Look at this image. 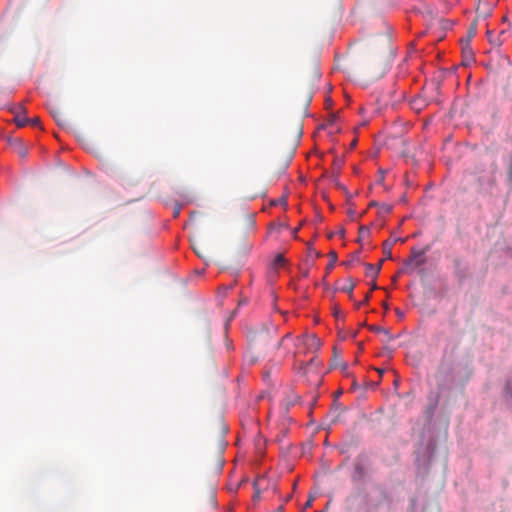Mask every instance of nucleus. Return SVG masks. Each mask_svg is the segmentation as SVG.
<instances>
[{
	"label": "nucleus",
	"instance_id": "f257e3e1",
	"mask_svg": "<svg viewBox=\"0 0 512 512\" xmlns=\"http://www.w3.org/2000/svg\"><path fill=\"white\" fill-rule=\"evenodd\" d=\"M13 113L15 114L14 120L18 127H24L29 124L30 119L25 116V110L22 106H17Z\"/></svg>",
	"mask_w": 512,
	"mask_h": 512
},
{
	"label": "nucleus",
	"instance_id": "f03ea898",
	"mask_svg": "<svg viewBox=\"0 0 512 512\" xmlns=\"http://www.w3.org/2000/svg\"><path fill=\"white\" fill-rule=\"evenodd\" d=\"M383 260H381L378 264H365L366 268V276L371 278L372 280H376L378 277L381 267H382Z\"/></svg>",
	"mask_w": 512,
	"mask_h": 512
},
{
	"label": "nucleus",
	"instance_id": "7ed1b4c3",
	"mask_svg": "<svg viewBox=\"0 0 512 512\" xmlns=\"http://www.w3.org/2000/svg\"><path fill=\"white\" fill-rule=\"evenodd\" d=\"M424 251L412 249V258L410 259V263H412L415 267H419L424 264Z\"/></svg>",
	"mask_w": 512,
	"mask_h": 512
},
{
	"label": "nucleus",
	"instance_id": "20e7f679",
	"mask_svg": "<svg viewBox=\"0 0 512 512\" xmlns=\"http://www.w3.org/2000/svg\"><path fill=\"white\" fill-rule=\"evenodd\" d=\"M370 330L375 332V333H378V334H383L386 337L387 341H391L393 339L390 331L388 329L384 328V327L371 326Z\"/></svg>",
	"mask_w": 512,
	"mask_h": 512
},
{
	"label": "nucleus",
	"instance_id": "39448f33",
	"mask_svg": "<svg viewBox=\"0 0 512 512\" xmlns=\"http://www.w3.org/2000/svg\"><path fill=\"white\" fill-rule=\"evenodd\" d=\"M355 288V282L352 278L347 279V284L341 288V291L349 294L350 299L353 297V289Z\"/></svg>",
	"mask_w": 512,
	"mask_h": 512
},
{
	"label": "nucleus",
	"instance_id": "423d86ee",
	"mask_svg": "<svg viewBox=\"0 0 512 512\" xmlns=\"http://www.w3.org/2000/svg\"><path fill=\"white\" fill-rule=\"evenodd\" d=\"M194 252L202 259H206L208 256L207 250L203 246L193 245Z\"/></svg>",
	"mask_w": 512,
	"mask_h": 512
},
{
	"label": "nucleus",
	"instance_id": "0eeeda50",
	"mask_svg": "<svg viewBox=\"0 0 512 512\" xmlns=\"http://www.w3.org/2000/svg\"><path fill=\"white\" fill-rule=\"evenodd\" d=\"M370 234V229L367 226H360L359 228V236L358 242H361L365 237H368Z\"/></svg>",
	"mask_w": 512,
	"mask_h": 512
},
{
	"label": "nucleus",
	"instance_id": "6e6552de",
	"mask_svg": "<svg viewBox=\"0 0 512 512\" xmlns=\"http://www.w3.org/2000/svg\"><path fill=\"white\" fill-rule=\"evenodd\" d=\"M329 258H330V260H329V263L327 265V270L328 271H330L334 267V265H335V263L337 261V253L335 251H330L329 252Z\"/></svg>",
	"mask_w": 512,
	"mask_h": 512
},
{
	"label": "nucleus",
	"instance_id": "1a4fd4ad",
	"mask_svg": "<svg viewBox=\"0 0 512 512\" xmlns=\"http://www.w3.org/2000/svg\"><path fill=\"white\" fill-rule=\"evenodd\" d=\"M393 243L389 241H385L383 243V252L387 258H391V250H392Z\"/></svg>",
	"mask_w": 512,
	"mask_h": 512
},
{
	"label": "nucleus",
	"instance_id": "9d476101",
	"mask_svg": "<svg viewBox=\"0 0 512 512\" xmlns=\"http://www.w3.org/2000/svg\"><path fill=\"white\" fill-rule=\"evenodd\" d=\"M285 258L282 254H278L275 258H274V261H273V266L274 268H278V267H281L285 264Z\"/></svg>",
	"mask_w": 512,
	"mask_h": 512
},
{
	"label": "nucleus",
	"instance_id": "9b49d317",
	"mask_svg": "<svg viewBox=\"0 0 512 512\" xmlns=\"http://www.w3.org/2000/svg\"><path fill=\"white\" fill-rule=\"evenodd\" d=\"M476 32H477L476 23H472L467 32L468 41H470L476 35Z\"/></svg>",
	"mask_w": 512,
	"mask_h": 512
},
{
	"label": "nucleus",
	"instance_id": "f8f14e48",
	"mask_svg": "<svg viewBox=\"0 0 512 512\" xmlns=\"http://www.w3.org/2000/svg\"><path fill=\"white\" fill-rule=\"evenodd\" d=\"M354 261H356V262L360 261V253L359 252H355L354 254H352V257L350 258V260L347 262H344L343 264L345 266H351Z\"/></svg>",
	"mask_w": 512,
	"mask_h": 512
},
{
	"label": "nucleus",
	"instance_id": "ddd939ff",
	"mask_svg": "<svg viewBox=\"0 0 512 512\" xmlns=\"http://www.w3.org/2000/svg\"><path fill=\"white\" fill-rule=\"evenodd\" d=\"M53 117L58 121L59 124H63L65 122V117L60 111L54 112Z\"/></svg>",
	"mask_w": 512,
	"mask_h": 512
},
{
	"label": "nucleus",
	"instance_id": "4468645a",
	"mask_svg": "<svg viewBox=\"0 0 512 512\" xmlns=\"http://www.w3.org/2000/svg\"><path fill=\"white\" fill-rule=\"evenodd\" d=\"M392 210V206L389 204H381L380 205V213L388 214Z\"/></svg>",
	"mask_w": 512,
	"mask_h": 512
},
{
	"label": "nucleus",
	"instance_id": "2eb2a0df",
	"mask_svg": "<svg viewBox=\"0 0 512 512\" xmlns=\"http://www.w3.org/2000/svg\"><path fill=\"white\" fill-rule=\"evenodd\" d=\"M253 486H254V490H255L254 495H253V499L255 501H257V500L260 499V490L258 489V482L255 481Z\"/></svg>",
	"mask_w": 512,
	"mask_h": 512
},
{
	"label": "nucleus",
	"instance_id": "dca6fc26",
	"mask_svg": "<svg viewBox=\"0 0 512 512\" xmlns=\"http://www.w3.org/2000/svg\"><path fill=\"white\" fill-rule=\"evenodd\" d=\"M507 178L508 182L512 186V159L509 162L508 170H507Z\"/></svg>",
	"mask_w": 512,
	"mask_h": 512
},
{
	"label": "nucleus",
	"instance_id": "f3484780",
	"mask_svg": "<svg viewBox=\"0 0 512 512\" xmlns=\"http://www.w3.org/2000/svg\"><path fill=\"white\" fill-rule=\"evenodd\" d=\"M27 149L23 146L19 147L18 154L20 157L25 158L27 156Z\"/></svg>",
	"mask_w": 512,
	"mask_h": 512
},
{
	"label": "nucleus",
	"instance_id": "a211bd4d",
	"mask_svg": "<svg viewBox=\"0 0 512 512\" xmlns=\"http://www.w3.org/2000/svg\"><path fill=\"white\" fill-rule=\"evenodd\" d=\"M315 499V496L313 495H310L308 500L306 501L305 505H304V508L307 509V508H310L312 506V503Z\"/></svg>",
	"mask_w": 512,
	"mask_h": 512
},
{
	"label": "nucleus",
	"instance_id": "6ab92c4d",
	"mask_svg": "<svg viewBox=\"0 0 512 512\" xmlns=\"http://www.w3.org/2000/svg\"><path fill=\"white\" fill-rule=\"evenodd\" d=\"M369 299H370V292H368V293L365 295V298H364L363 302H360V303H358V304L356 305V306H357V308H359L363 303H367V302L369 301Z\"/></svg>",
	"mask_w": 512,
	"mask_h": 512
},
{
	"label": "nucleus",
	"instance_id": "aec40b11",
	"mask_svg": "<svg viewBox=\"0 0 512 512\" xmlns=\"http://www.w3.org/2000/svg\"><path fill=\"white\" fill-rule=\"evenodd\" d=\"M29 124L33 125V126H36L39 124V118H33V119H30L29 121Z\"/></svg>",
	"mask_w": 512,
	"mask_h": 512
},
{
	"label": "nucleus",
	"instance_id": "412c9836",
	"mask_svg": "<svg viewBox=\"0 0 512 512\" xmlns=\"http://www.w3.org/2000/svg\"><path fill=\"white\" fill-rule=\"evenodd\" d=\"M310 365H318V360L316 358H312L309 363H307L306 367Z\"/></svg>",
	"mask_w": 512,
	"mask_h": 512
},
{
	"label": "nucleus",
	"instance_id": "4be33fe9",
	"mask_svg": "<svg viewBox=\"0 0 512 512\" xmlns=\"http://www.w3.org/2000/svg\"><path fill=\"white\" fill-rule=\"evenodd\" d=\"M332 366H333L334 368H336V367H338V366H339V363H338V360H337V358H336V357H334V359H333V361H332Z\"/></svg>",
	"mask_w": 512,
	"mask_h": 512
},
{
	"label": "nucleus",
	"instance_id": "5701e85b",
	"mask_svg": "<svg viewBox=\"0 0 512 512\" xmlns=\"http://www.w3.org/2000/svg\"><path fill=\"white\" fill-rule=\"evenodd\" d=\"M377 288H378V287H377V284H376L375 280H373V283H372V285H371V289H372V290H375V289H377Z\"/></svg>",
	"mask_w": 512,
	"mask_h": 512
},
{
	"label": "nucleus",
	"instance_id": "b1692460",
	"mask_svg": "<svg viewBox=\"0 0 512 512\" xmlns=\"http://www.w3.org/2000/svg\"><path fill=\"white\" fill-rule=\"evenodd\" d=\"M180 213V208H177L175 211H174V217H178Z\"/></svg>",
	"mask_w": 512,
	"mask_h": 512
},
{
	"label": "nucleus",
	"instance_id": "393cba45",
	"mask_svg": "<svg viewBox=\"0 0 512 512\" xmlns=\"http://www.w3.org/2000/svg\"><path fill=\"white\" fill-rule=\"evenodd\" d=\"M283 510H284L283 506H280L277 508L276 512H283Z\"/></svg>",
	"mask_w": 512,
	"mask_h": 512
},
{
	"label": "nucleus",
	"instance_id": "a878e982",
	"mask_svg": "<svg viewBox=\"0 0 512 512\" xmlns=\"http://www.w3.org/2000/svg\"><path fill=\"white\" fill-rule=\"evenodd\" d=\"M341 367H342V370H346L347 369V365L346 364H341Z\"/></svg>",
	"mask_w": 512,
	"mask_h": 512
},
{
	"label": "nucleus",
	"instance_id": "bb28decb",
	"mask_svg": "<svg viewBox=\"0 0 512 512\" xmlns=\"http://www.w3.org/2000/svg\"><path fill=\"white\" fill-rule=\"evenodd\" d=\"M313 340L319 345V339L313 336Z\"/></svg>",
	"mask_w": 512,
	"mask_h": 512
},
{
	"label": "nucleus",
	"instance_id": "cd10ccee",
	"mask_svg": "<svg viewBox=\"0 0 512 512\" xmlns=\"http://www.w3.org/2000/svg\"><path fill=\"white\" fill-rule=\"evenodd\" d=\"M377 371L379 372L380 375L383 374V370L382 369H378Z\"/></svg>",
	"mask_w": 512,
	"mask_h": 512
},
{
	"label": "nucleus",
	"instance_id": "c85d7f7f",
	"mask_svg": "<svg viewBox=\"0 0 512 512\" xmlns=\"http://www.w3.org/2000/svg\"><path fill=\"white\" fill-rule=\"evenodd\" d=\"M339 234L344 235V229H341V231H339Z\"/></svg>",
	"mask_w": 512,
	"mask_h": 512
},
{
	"label": "nucleus",
	"instance_id": "c756f323",
	"mask_svg": "<svg viewBox=\"0 0 512 512\" xmlns=\"http://www.w3.org/2000/svg\"><path fill=\"white\" fill-rule=\"evenodd\" d=\"M394 385L397 386L398 385V380H395L394 381Z\"/></svg>",
	"mask_w": 512,
	"mask_h": 512
}]
</instances>
